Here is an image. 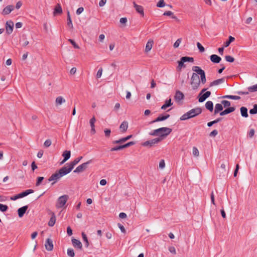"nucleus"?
Returning a JSON list of instances; mask_svg holds the SVG:
<instances>
[{
	"instance_id": "f257e3e1",
	"label": "nucleus",
	"mask_w": 257,
	"mask_h": 257,
	"mask_svg": "<svg viewBox=\"0 0 257 257\" xmlns=\"http://www.w3.org/2000/svg\"><path fill=\"white\" fill-rule=\"evenodd\" d=\"M69 173V172L68 171L66 168L63 166L49 177V182H52L51 184L54 185L60 180L61 177Z\"/></svg>"
},
{
	"instance_id": "f03ea898",
	"label": "nucleus",
	"mask_w": 257,
	"mask_h": 257,
	"mask_svg": "<svg viewBox=\"0 0 257 257\" xmlns=\"http://www.w3.org/2000/svg\"><path fill=\"white\" fill-rule=\"evenodd\" d=\"M202 112V109L200 107L193 108L186 113L183 114L180 118L181 120H185L189 118L195 117Z\"/></svg>"
},
{
	"instance_id": "7ed1b4c3",
	"label": "nucleus",
	"mask_w": 257,
	"mask_h": 257,
	"mask_svg": "<svg viewBox=\"0 0 257 257\" xmlns=\"http://www.w3.org/2000/svg\"><path fill=\"white\" fill-rule=\"evenodd\" d=\"M191 85L193 90L197 89L200 85V79L195 73H193L191 77Z\"/></svg>"
},
{
	"instance_id": "20e7f679",
	"label": "nucleus",
	"mask_w": 257,
	"mask_h": 257,
	"mask_svg": "<svg viewBox=\"0 0 257 257\" xmlns=\"http://www.w3.org/2000/svg\"><path fill=\"white\" fill-rule=\"evenodd\" d=\"M192 70L196 72V74L200 75V83L204 84L206 82V79L205 74L203 70L200 68L199 66H193Z\"/></svg>"
},
{
	"instance_id": "39448f33",
	"label": "nucleus",
	"mask_w": 257,
	"mask_h": 257,
	"mask_svg": "<svg viewBox=\"0 0 257 257\" xmlns=\"http://www.w3.org/2000/svg\"><path fill=\"white\" fill-rule=\"evenodd\" d=\"M69 198V196L67 195H64L61 196H60L57 200V201L56 204V206L57 208H63L66 203L67 202L68 199Z\"/></svg>"
},
{
	"instance_id": "423d86ee",
	"label": "nucleus",
	"mask_w": 257,
	"mask_h": 257,
	"mask_svg": "<svg viewBox=\"0 0 257 257\" xmlns=\"http://www.w3.org/2000/svg\"><path fill=\"white\" fill-rule=\"evenodd\" d=\"M82 159V157L80 156L79 157L77 158L73 161L67 163L64 166L66 168L68 171L70 173L71 171L74 168V166L76 165Z\"/></svg>"
},
{
	"instance_id": "0eeeda50",
	"label": "nucleus",
	"mask_w": 257,
	"mask_h": 257,
	"mask_svg": "<svg viewBox=\"0 0 257 257\" xmlns=\"http://www.w3.org/2000/svg\"><path fill=\"white\" fill-rule=\"evenodd\" d=\"M92 162V160H90L87 161L86 162H85V163L79 165L74 170V171H73L74 173H79L82 172L83 171H84V170H85L87 169L88 165L89 164H90V163H91Z\"/></svg>"
},
{
	"instance_id": "6e6552de",
	"label": "nucleus",
	"mask_w": 257,
	"mask_h": 257,
	"mask_svg": "<svg viewBox=\"0 0 257 257\" xmlns=\"http://www.w3.org/2000/svg\"><path fill=\"white\" fill-rule=\"evenodd\" d=\"M162 140V138H156L154 139L147 141L145 142H144L142 144V145L144 147H151L156 144H157L159 143L161 140Z\"/></svg>"
},
{
	"instance_id": "1a4fd4ad",
	"label": "nucleus",
	"mask_w": 257,
	"mask_h": 257,
	"mask_svg": "<svg viewBox=\"0 0 257 257\" xmlns=\"http://www.w3.org/2000/svg\"><path fill=\"white\" fill-rule=\"evenodd\" d=\"M158 129L162 130L160 131L159 132V138H162L166 137L168 136L172 132V129L169 127H163L159 128Z\"/></svg>"
},
{
	"instance_id": "9d476101",
	"label": "nucleus",
	"mask_w": 257,
	"mask_h": 257,
	"mask_svg": "<svg viewBox=\"0 0 257 257\" xmlns=\"http://www.w3.org/2000/svg\"><path fill=\"white\" fill-rule=\"evenodd\" d=\"M205 90L206 89H203L201 92L199 93L198 96V101L199 102H202L204 101L211 95V92L210 91H206L202 94V93L204 92Z\"/></svg>"
},
{
	"instance_id": "9b49d317",
	"label": "nucleus",
	"mask_w": 257,
	"mask_h": 257,
	"mask_svg": "<svg viewBox=\"0 0 257 257\" xmlns=\"http://www.w3.org/2000/svg\"><path fill=\"white\" fill-rule=\"evenodd\" d=\"M14 28V23L12 21H8L6 24V32L8 34L12 33Z\"/></svg>"
},
{
	"instance_id": "f8f14e48",
	"label": "nucleus",
	"mask_w": 257,
	"mask_h": 257,
	"mask_svg": "<svg viewBox=\"0 0 257 257\" xmlns=\"http://www.w3.org/2000/svg\"><path fill=\"white\" fill-rule=\"evenodd\" d=\"M134 8L136 11L141 16H144V8L142 6L137 5L135 2H133Z\"/></svg>"
},
{
	"instance_id": "ddd939ff",
	"label": "nucleus",
	"mask_w": 257,
	"mask_h": 257,
	"mask_svg": "<svg viewBox=\"0 0 257 257\" xmlns=\"http://www.w3.org/2000/svg\"><path fill=\"white\" fill-rule=\"evenodd\" d=\"M174 98L176 101H180L184 99V95L182 92L177 90L176 91Z\"/></svg>"
},
{
	"instance_id": "4468645a",
	"label": "nucleus",
	"mask_w": 257,
	"mask_h": 257,
	"mask_svg": "<svg viewBox=\"0 0 257 257\" xmlns=\"http://www.w3.org/2000/svg\"><path fill=\"white\" fill-rule=\"evenodd\" d=\"M62 156L64 157V159L61 162V164L64 163L70 158L71 152L70 151H65L62 154Z\"/></svg>"
},
{
	"instance_id": "2eb2a0df",
	"label": "nucleus",
	"mask_w": 257,
	"mask_h": 257,
	"mask_svg": "<svg viewBox=\"0 0 257 257\" xmlns=\"http://www.w3.org/2000/svg\"><path fill=\"white\" fill-rule=\"evenodd\" d=\"M14 9V7L13 5H9L6 7L2 12V14L4 15L9 14Z\"/></svg>"
},
{
	"instance_id": "dca6fc26",
	"label": "nucleus",
	"mask_w": 257,
	"mask_h": 257,
	"mask_svg": "<svg viewBox=\"0 0 257 257\" xmlns=\"http://www.w3.org/2000/svg\"><path fill=\"white\" fill-rule=\"evenodd\" d=\"M225 79L224 78H220L215 80L213 81L210 83L209 86L212 87L214 86H217L220 84L224 83Z\"/></svg>"
},
{
	"instance_id": "f3484780",
	"label": "nucleus",
	"mask_w": 257,
	"mask_h": 257,
	"mask_svg": "<svg viewBox=\"0 0 257 257\" xmlns=\"http://www.w3.org/2000/svg\"><path fill=\"white\" fill-rule=\"evenodd\" d=\"M153 44H154V41L153 40L150 39L148 40V41L147 42L146 45V48H145V52L146 53H148L149 52H150L151 51V50L152 49V47L153 46Z\"/></svg>"
},
{
	"instance_id": "a211bd4d",
	"label": "nucleus",
	"mask_w": 257,
	"mask_h": 257,
	"mask_svg": "<svg viewBox=\"0 0 257 257\" xmlns=\"http://www.w3.org/2000/svg\"><path fill=\"white\" fill-rule=\"evenodd\" d=\"M235 110V108L234 107H229L226 108L222 111L220 112V115L223 116L231 112H233Z\"/></svg>"
},
{
	"instance_id": "6ab92c4d",
	"label": "nucleus",
	"mask_w": 257,
	"mask_h": 257,
	"mask_svg": "<svg viewBox=\"0 0 257 257\" xmlns=\"http://www.w3.org/2000/svg\"><path fill=\"white\" fill-rule=\"evenodd\" d=\"M221 60V57L217 55L213 54L210 56V61L214 63H219Z\"/></svg>"
},
{
	"instance_id": "aec40b11",
	"label": "nucleus",
	"mask_w": 257,
	"mask_h": 257,
	"mask_svg": "<svg viewBox=\"0 0 257 257\" xmlns=\"http://www.w3.org/2000/svg\"><path fill=\"white\" fill-rule=\"evenodd\" d=\"M72 242L75 247L80 249L82 248V245L80 240L74 238L72 239Z\"/></svg>"
},
{
	"instance_id": "412c9836",
	"label": "nucleus",
	"mask_w": 257,
	"mask_h": 257,
	"mask_svg": "<svg viewBox=\"0 0 257 257\" xmlns=\"http://www.w3.org/2000/svg\"><path fill=\"white\" fill-rule=\"evenodd\" d=\"M28 208V206L26 205L18 209V213L20 217H22L24 216Z\"/></svg>"
},
{
	"instance_id": "4be33fe9",
	"label": "nucleus",
	"mask_w": 257,
	"mask_h": 257,
	"mask_svg": "<svg viewBox=\"0 0 257 257\" xmlns=\"http://www.w3.org/2000/svg\"><path fill=\"white\" fill-rule=\"evenodd\" d=\"M62 13V9L61 6L59 4H57V5L53 11V15L54 16H56L58 15H60Z\"/></svg>"
},
{
	"instance_id": "5701e85b",
	"label": "nucleus",
	"mask_w": 257,
	"mask_h": 257,
	"mask_svg": "<svg viewBox=\"0 0 257 257\" xmlns=\"http://www.w3.org/2000/svg\"><path fill=\"white\" fill-rule=\"evenodd\" d=\"M169 117H170V115L168 114H166V115H163V116H159L158 117H157L156 119L151 121V123H154V122H156L163 121V120L167 119Z\"/></svg>"
},
{
	"instance_id": "b1692460",
	"label": "nucleus",
	"mask_w": 257,
	"mask_h": 257,
	"mask_svg": "<svg viewBox=\"0 0 257 257\" xmlns=\"http://www.w3.org/2000/svg\"><path fill=\"white\" fill-rule=\"evenodd\" d=\"M132 137V135H129L126 137H124V138H122L118 140H115V141H114L112 142V143L113 144H119V143H124L125 142V141L128 140L129 139H130Z\"/></svg>"
},
{
	"instance_id": "393cba45",
	"label": "nucleus",
	"mask_w": 257,
	"mask_h": 257,
	"mask_svg": "<svg viewBox=\"0 0 257 257\" xmlns=\"http://www.w3.org/2000/svg\"><path fill=\"white\" fill-rule=\"evenodd\" d=\"M66 101L64 98H63L62 96H58L56 98L55 100V104L57 106H59L63 104V103H65Z\"/></svg>"
},
{
	"instance_id": "a878e982",
	"label": "nucleus",
	"mask_w": 257,
	"mask_h": 257,
	"mask_svg": "<svg viewBox=\"0 0 257 257\" xmlns=\"http://www.w3.org/2000/svg\"><path fill=\"white\" fill-rule=\"evenodd\" d=\"M223 107L222 106V104L221 103H217L215 105L214 108V114H216L220 111L223 110Z\"/></svg>"
},
{
	"instance_id": "bb28decb",
	"label": "nucleus",
	"mask_w": 257,
	"mask_h": 257,
	"mask_svg": "<svg viewBox=\"0 0 257 257\" xmlns=\"http://www.w3.org/2000/svg\"><path fill=\"white\" fill-rule=\"evenodd\" d=\"M127 128H128V122L126 121H123L121 123V124L119 126V128H120L121 132H122V133L126 132V130H127Z\"/></svg>"
},
{
	"instance_id": "cd10ccee",
	"label": "nucleus",
	"mask_w": 257,
	"mask_h": 257,
	"mask_svg": "<svg viewBox=\"0 0 257 257\" xmlns=\"http://www.w3.org/2000/svg\"><path fill=\"white\" fill-rule=\"evenodd\" d=\"M51 215L50 219L49 220V226H53L56 222V218L53 212H52Z\"/></svg>"
},
{
	"instance_id": "c85d7f7f",
	"label": "nucleus",
	"mask_w": 257,
	"mask_h": 257,
	"mask_svg": "<svg viewBox=\"0 0 257 257\" xmlns=\"http://www.w3.org/2000/svg\"><path fill=\"white\" fill-rule=\"evenodd\" d=\"M205 107L210 112L213 110V104L211 101H208L205 103Z\"/></svg>"
},
{
	"instance_id": "c756f323",
	"label": "nucleus",
	"mask_w": 257,
	"mask_h": 257,
	"mask_svg": "<svg viewBox=\"0 0 257 257\" xmlns=\"http://www.w3.org/2000/svg\"><path fill=\"white\" fill-rule=\"evenodd\" d=\"M172 104L173 103H172L171 99L170 98L169 99L166 100L165 104L162 106L161 109L165 110L167 107L171 106Z\"/></svg>"
},
{
	"instance_id": "7c9ffc66",
	"label": "nucleus",
	"mask_w": 257,
	"mask_h": 257,
	"mask_svg": "<svg viewBox=\"0 0 257 257\" xmlns=\"http://www.w3.org/2000/svg\"><path fill=\"white\" fill-rule=\"evenodd\" d=\"M67 24L68 27H69L70 28H73V24L72 22V20L70 17V12L69 11H67Z\"/></svg>"
},
{
	"instance_id": "2f4dec72",
	"label": "nucleus",
	"mask_w": 257,
	"mask_h": 257,
	"mask_svg": "<svg viewBox=\"0 0 257 257\" xmlns=\"http://www.w3.org/2000/svg\"><path fill=\"white\" fill-rule=\"evenodd\" d=\"M240 113L242 117H247L248 116L247 109L245 107L242 106L240 108Z\"/></svg>"
},
{
	"instance_id": "473e14b6",
	"label": "nucleus",
	"mask_w": 257,
	"mask_h": 257,
	"mask_svg": "<svg viewBox=\"0 0 257 257\" xmlns=\"http://www.w3.org/2000/svg\"><path fill=\"white\" fill-rule=\"evenodd\" d=\"M223 98H228L233 100H239L240 99V97L237 95H226L223 96L222 97Z\"/></svg>"
},
{
	"instance_id": "72a5a7b5",
	"label": "nucleus",
	"mask_w": 257,
	"mask_h": 257,
	"mask_svg": "<svg viewBox=\"0 0 257 257\" xmlns=\"http://www.w3.org/2000/svg\"><path fill=\"white\" fill-rule=\"evenodd\" d=\"M181 59L184 63L187 62L193 63L194 62V58L193 57L185 56L182 57Z\"/></svg>"
},
{
	"instance_id": "f704fd0d",
	"label": "nucleus",
	"mask_w": 257,
	"mask_h": 257,
	"mask_svg": "<svg viewBox=\"0 0 257 257\" xmlns=\"http://www.w3.org/2000/svg\"><path fill=\"white\" fill-rule=\"evenodd\" d=\"M82 239L84 241V242H85V245L86 247H88V246H89V242H88V240L87 239V236L85 234L84 232H82Z\"/></svg>"
},
{
	"instance_id": "c9c22d12",
	"label": "nucleus",
	"mask_w": 257,
	"mask_h": 257,
	"mask_svg": "<svg viewBox=\"0 0 257 257\" xmlns=\"http://www.w3.org/2000/svg\"><path fill=\"white\" fill-rule=\"evenodd\" d=\"M164 16H171L172 18L175 20H177V18L174 15V14L171 11H166L164 13Z\"/></svg>"
},
{
	"instance_id": "e433bc0d",
	"label": "nucleus",
	"mask_w": 257,
	"mask_h": 257,
	"mask_svg": "<svg viewBox=\"0 0 257 257\" xmlns=\"http://www.w3.org/2000/svg\"><path fill=\"white\" fill-rule=\"evenodd\" d=\"M247 89L250 92L257 91V84L248 87Z\"/></svg>"
},
{
	"instance_id": "4c0bfd02",
	"label": "nucleus",
	"mask_w": 257,
	"mask_h": 257,
	"mask_svg": "<svg viewBox=\"0 0 257 257\" xmlns=\"http://www.w3.org/2000/svg\"><path fill=\"white\" fill-rule=\"evenodd\" d=\"M34 192V190H32V189H28V190H27L23 192H22V194L24 197H25L26 196H27L28 195L31 194V193H32Z\"/></svg>"
},
{
	"instance_id": "58836bf2",
	"label": "nucleus",
	"mask_w": 257,
	"mask_h": 257,
	"mask_svg": "<svg viewBox=\"0 0 257 257\" xmlns=\"http://www.w3.org/2000/svg\"><path fill=\"white\" fill-rule=\"evenodd\" d=\"M162 130L160 129H156L153 130L152 132H150L149 133V135L153 136H159V132L160 131H161Z\"/></svg>"
},
{
	"instance_id": "ea45409f",
	"label": "nucleus",
	"mask_w": 257,
	"mask_h": 257,
	"mask_svg": "<svg viewBox=\"0 0 257 257\" xmlns=\"http://www.w3.org/2000/svg\"><path fill=\"white\" fill-rule=\"evenodd\" d=\"M249 113L251 114H255L257 113V104H254L253 108L249 110Z\"/></svg>"
},
{
	"instance_id": "a19ab883",
	"label": "nucleus",
	"mask_w": 257,
	"mask_h": 257,
	"mask_svg": "<svg viewBox=\"0 0 257 257\" xmlns=\"http://www.w3.org/2000/svg\"><path fill=\"white\" fill-rule=\"evenodd\" d=\"M192 154L194 156H196V157L199 156V152L198 149L196 147H193Z\"/></svg>"
},
{
	"instance_id": "79ce46f5",
	"label": "nucleus",
	"mask_w": 257,
	"mask_h": 257,
	"mask_svg": "<svg viewBox=\"0 0 257 257\" xmlns=\"http://www.w3.org/2000/svg\"><path fill=\"white\" fill-rule=\"evenodd\" d=\"M221 104H222L223 107H227L230 105V102L228 100H222L221 101Z\"/></svg>"
},
{
	"instance_id": "37998d69",
	"label": "nucleus",
	"mask_w": 257,
	"mask_h": 257,
	"mask_svg": "<svg viewBox=\"0 0 257 257\" xmlns=\"http://www.w3.org/2000/svg\"><path fill=\"white\" fill-rule=\"evenodd\" d=\"M67 254L70 257H74L75 255V253L73 249L72 248H68L67 249Z\"/></svg>"
},
{
	"instance_id": "c03bdc74",
	"label": "nucleus",
	"mask_w": 257,
	"mask_h": 257,
	"mask_svg": "<svg viewBox=\"0 0 257 257\" xmlns=\"http://www.w3.org/2000/svg\"><path fill=\"white\" fill-rule=\"evenodd\" d=\"M123 149V145L119 146H116L115 147L112 148L110 149L111 152L115 151H118L120 150Z\"/></svg>"
},
{
	"instance_id": "a18cd8bd",
	"label": "nucleus",
	"mask_w": 257,
	"mask_h": 257,
	"mask_svg": "<svg viewBox=\"0 0 257 257\" xmlns=\"http://www.w3.org/2000/svg\"><path fill=\"white\" fill-rule=\"evenodd\" d=\"M8 209L7 205H4L0 203V210L2 212H6Z\"/></svg>"
},
{
	"instance_id": "49530a36",
	"label": "nucleus",
	"mask_w": 257,
	"mask_h": 257,
	"mask_svg": "<svg viewBox=\"0 0 257 257\" xmlns=\"http://www.w3.org/2000/svg\"><path fill=\"white\" fill-rule=\"evenodd\" d=\"M165 4L164 0H160L157 4V7L159 8H163Z\"/></svg>"
},
{
	"instance_id": "de8ad7c7",
	"label": "nucleus",
	"mask_w": 257,
	"mask_h": 257,
	"mask_svg": "<svg viewBox=\"0 0 257 257\" xmlns=\"http://www.w3.org/2000/svg\"><path fill=\"white\" fill-rule=\"evenodd\" d=\"M225 58V60L229 62H233L234 61V58L231 56H226Z\"/></svg>"
},
{
	"instance_id": "09e8293b",
	"label": "nucleus",
	"mask_w": 257,
	"mask_h": 257,
	"mask_svg": "<svg viewBox=\"0 0 257 257\" xmlns=\"http://www.w3.org/2000/svg\"><path fill=\"white\" fill-rule=\"evenodd\" d=\"M178 68L180 70L182 68L185 67V65L184 64V62L182 61V59H180V60L178 62Z\"/></svg>"
},
{
	"instance_id": "8fccbe9b",
	"label": "nucleus",
	"mask_w": 257,
	"mask_h": 257,
	"mask_svg": "<svg viewBox=\"0 0 257 257\" xmlns=\"http://www.w3.org/2000/svg\"><path fill=\"white\" fill-rule=\"evenodd\" d=\"M103 69L102 68H100L97 71L96 74V78H99L101 77L102 74Z\"/></svg>"
},
{
	"instance_id": "3c124183",
	"label": "nucleus",
	"mask_w": 257,
	"mask_h": 257,
	"mask_svg": "<svg viewBox=\"0 0 257 257\" xmlns=\"http://www.w3.org/2000/svg\"><path fill=\"white\" fill-rule=\"evenodd\" d=\"M96 119L94 116L92 117L90 120V125L91 127H93V126H95L94 123L95 122Z\"/></svg>"
},
{
	"instance_id": "603ef678",
	"label": "nucleus",
	"mask_w": 257,
	"mask_h": 257,
	"mask_svg": "<svg viewBox=\"0 0 257 257\" xmlns=\"http://www.w3.org/2000/svg\"><path fill=\"white\" fill-rule=\"evenodd\" d=\"M69 41L73 46L75 48L79 49V46L75 42V41L72 39H69Z\"/></svg>"
},
{
	"instance_id": "864d4df0",
	"label": "nucleus",
	"mask_w": 257,
	"mask_h": 257,
	"mask_svg": "<svg viewBox=\"0 0 257 257\" xmlns=\"http://www.w3.org/2000/svg\"><path fill=\"white\" fill-rule=\"evenodd\" d=\"M181 42V39H178L174 44V47L175 48L178 47L180 45Z\"/></svg>"
},
{
	"instance_id": "5fc2aeb1",
	"label": "nucleus",
	"mask_w": 257,
	"mask_h": 257,
	"mask_svg": "<svg viewBox=\"0 0 257 257\" xmlns=\"http://www.w3.org/2000/svg\"><path fill=\"white\" fill-rule=\"evenodd\" d=\"M197 47L200 52H203L204 51V47L201 45V44L199 42L197 43Z\"/></svg>"
},
{
	"instance_id": "6e6d98bb",
	"label": "nucleus",
	"mask_w": 257,
	"mask_h": 257,
	"mask_svg": "<svg viewBox=\"0 0 257 257\" xmlns=\"http://www.w3.org/2000/svg\"><path fill=\"white\" fill-rule=\"evenodd\" d=\"M44 178L43 177H38L36 185L37 186L40 185V184H41L42 181L44 180Z\"/></svg>"
},
{
	"instance_id": "4d7b16f0",
	"label": "nucleus",
	"mask_w": 257,
	"mask_h": 257,
	"mask_svg": "<svg viewBox=\"0 0 257 257\" xmlns=\"http://www.w3.org/2000/svg\"><path fill=\"white\" fill-rule=\"evenodd\" d=\"M165 167V163L164 160H161L159 163V167L160 169H164Z\"/></svg>"
},
{
	"instance_id": "13d9d810",
	"label": "nucleus",
	"mask_w": 257,
	"mask_h": 257,
	"mask_svg": "<svg viewBox=\"0 0 257 257\" xmlns=\"http://www.w3.org/2000/svg\"><path fill=\"white\" fill-rule=\"evenodd\" d=\"M117 226L122 233H125V232H126L124 226L122 224H121L120 223H118Z\"/></svg>"
},
{
	"instance_id": "bf43d9fd",
	"label": "nucleus",
	"mask_w": 257,
	"mask_h": 257,
	"mask_svg": "<svg viewBox=\"0 0 257 257\" xmlns=\"http://www.w3.org/2000/svg\"><path fill=\"white\" fill-rule=\"evenodd\" d=\"M254 135V130L253 128H251L249 130L248 136L249 138H252Z\"/></svg>"
},
{
	"instance_id": "052dcab7",
	"label": "nucleus",
	"mask_w": 257,
	"mask_h": 257,
	"mask_svg": "<svg viewBox=\"0 0 257 257\" xmlns=\"http://www.w3.org/2000/svg\"><path fill=\"white\" fill-rule=\"evenodd\" d=\"M135 144L134 142H130L124 145H123V149L134 145Z\"/></svg>"
},
{
	"instance_id": "680f3d73",
	"label": "nucleus",
	"mask_w": 257,
	"mask_h": 257,
	"mask_svg": "<svg viewBox=\"0 0 257 257\" xmlns=\"http://www.w3.org/2000/svg\"><path fill=\"white\" fill-rule=\"evenodd\" d=\"M169 250L172 253L175 254L176 253V249L174 246H170L169 247Z\"/></svg>"
},
{
	"instance_id": "e2e57ef3",
	"label": "nucleus",
	"mask_w": 257,
	"mask_h": 257,
	"mask_svg": "<svg viewBox=\"0 0 257 257\" xmlns=\"http://www.w3.org/2000/svg\"><path fill=\"white\" fill-rule=\"evenodd\" d=\"M218 134V131L216 130L212 131L209 134L210 137H215Z\"/></svg>"
},
{
	"instance_id": "0e129e2a",
	"label": "nucleus",
	"mask_w": 257,
	"mask_h": 257,
	"mask_svg": "<svg viewBox=\"0 0 257 257\" xmlns=\"http://www.w3.org/2000/svg\"><path fill=\"white\" fill-rule=\"evenodd\" d=\"M104 133L106 137H108L110 136L111 131L109 129H105L104 130Z\"/></svg>"
},
{
	"instance_id": "69168bd1",
	"label": "nucleus",
	"mask_w": 257,
	"mask_h": 257,
	"mask_svg": "<svg viewBox=\"0 0 257 257\" xmlns=\"http://www.w3.org/2000/svg\"><path fill=\"white\" fill-rule=\"evenodd\" d=\"M84 11V9L83 7L79 8L76 11V14L79 15L81 14Z\"/></svg>"
},
{
	"instance_id": "338daca9",
	"label": "nucleus",
	"mask_w": 257,
	"mask_h": 257,
	"mask_svg": "<svg viewBox=\"0 0 257 257\" xmlns=\"http://www.w3.org/2000/svg\"><path fill=\"white\" fill-rule=\"evenodd\" d=\"M106 3V0H100L99 3V6L100 7H103Z\"/></svg>"
},
{
	"instance_id": "774afa93",
	"label": "nucleus",
	"mask_w": 257,
	"mask_h": 257,
	"mask_svg": "<svg viewBox=\"0 0 257 257\" xmlns=\"http://www.w3.org/2000/svg\"><path fill=\"white\" fill-rule=\"evenodd\" d=\"M67 233L69 236H71L72 235V230L69 226L67 228Z\"/></svg>"
}]
</instances>
